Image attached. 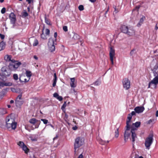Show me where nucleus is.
I'll return each mask as SVG.
<instances>
[{
    "instance_id": "nucleus-39",
    "label": "nucleus",
    "mask_w": 158,
    "mask_h": 158,
    "mask_svg": "<svg viewBox=\"0 0 158 158\" xmlns=\"http://www.w3.org/2000/svg\"><path fill=\"white\" fill-rule=\"evenodd\" d=\"M6 9L5 8V7L3 8L1 10V13L3 14L5 13V11H6Z\"/></svg>"
},
{
    "instance_id": "nucleus-30",
    "label": "nucleus",
    "mask_w": 158,
    "mask_h": 158,
    "mask_svg": "<svg viewBox=\"0 0 158 158\" xmlns=\"http://www.w3.org/2000/svg\"><path fill=\"white\" fill-rule=\"evenodd\" d=\"M26 76L28 77H30L31 75V72L30 71H26Z\"/></svg>"
},
{
    "instance_id": "nucleus-62",
    "label": "nucleus",
    "mask_w": 158,
    "mask_h": 158,
    "mask_svg": "<svg viewBox=\"0 0 158 158\" xmlns=\"http://www.w3.org/2000/svg\"><path fill=\"white\" fill-rule=\"evenodd\" d=\"M156 117H158V110L156 111Z\"/></svg>"
},
{
    "instance_id": "nucleus-57",
    "label": "nucleus",
    "mask_w": 158,
    "mask_h": 158,
    "mask_svg": "<svg viewBox=\"0 0 158 158\" xmlns=\"http://www.w3.org/2000/svg\"><path fill=\"white\" fill-rule=\"evenodd\" d=\"M31 139L32 141H35L37 140L36 139H33L31 138Z\"/></svg>"
},
{
    "instance_id": "nucleus-32",
    "label": "nucleus",
    "mask_w": 158,
    "mask_h": 158,
    "mask_svg": "<svg viewBox=\"0 0 158 158\" xmlns=\"http://www.w3.org/2000/svg\"><path fill=\"white\" fill-rule=\"evenodd\" d=\"M94 83L95 85H98L100 84L101 82L97 80Z\"/></svg>"
},
{
    "instance_id": "nucleus-21",
    "label": "nucleus",
    "mask_w": 158,
    "mask_h": 158,
    "mask_svg": "<svg viewBox=\"0 0 158 158\" xmlns=\"http://www.w3.org/2000/svg\"><path fill=\"white\" fill-rule=\"evenodd\" d=\"M22 148L26 154H27L29 150V149L25 145L23 146Z\"/></svg>"
},
{
    "instance_id": "nucleus-14",
    "label": "nucleus",
    "mask_w": 158,
    "mask_h": 158,
    "mask_svg": "<svg viewBox=\"0 0 158 158\" xmlns=\"http://www.w3.org/2000/svg\"><path fill=\"white\" fill-rule=\"evenodd\" d=\"M141 124V123L140 122H136L135 123H133L132 125L130 127H131L134 128H135L137 129V128L140 127Z\"/></svg>"
},
{
    "instance_id": "nucleus-45",
    "label": "nucleus",
    "mask_w": 158,
    "mask_h": 158,
    "mask_svg": "<svg viewBox=\"0 0 158 158\" xmlns=\"http://www.w3.org/2000/svg\"><path fill=\"white\" fill-rule=\"evenodd\" d=\"M4 86V82L0 81V87H3Z\"/></svg>"
},
{
    "instance_id": "nucleus-40",
    "label": "nucleus",
    "mask_w": 158,
    "mask_h": 158,
    "mask_svg": "<svg viewBox=\"0 0 158 158\" xmlns=\"http://www.w3.org/2000/svg\"><path fill=\"white\" fill-rule=\"evenodd\" d=\"M50 33V30L48 29H46L45 30V34L46 35H48Z\"/></svg>"
},
{
    "instance_id": "nucleus-9",
    "label": "nucleus",
    "mask_w": 158,
    "mask_h": 158,
    "mask_svg": "<svg viewBox=\"0 0 158 158\" xmlns=\"http://www.w3.org/2000/svg\"><path fill=\"white\" fill-rule=\"evenodd\" d=\"M123 85L124 88L126 90L130 88V81L127 78H125L123 80Z\"/></svg>"
},
{
    "instance_id": "nucleus-33",
    "label": "nucleus",
    "mask_w": 158,
    "mask_h": 158,
    "mask_svg": "<svg viewBox=\"0 0 158 158\" xmlns=\"http://www.w3.org/2000/svg\"><path fill=\"white\" fill-rule=\"evenodd\" d=\"M28 14L26 11H25L23 12L22 14V17H25L28 16Z\"/></svg>"
},
{
    "instance_id": "nucleus-19",
    "label": "nucleus",
    "mask_w": 158,
    "mask_h": 158,
    "mask_svg": "<svg viewBox=\"0 0 158 158\" xmlns=\"http://www.w3.org/2000/svg\"><path fill=\"white\" fill-rule=\"evenodd\" d=\"M7 113V111L5 109L0 108V115H3L6 114Z\"/></svg>"
},
{
    "instance_id": "nucleus-12",
    "label": "nucleus",
    "mask_w": 158,
    "mask_h": 158,
    "mask_svg": "<svg viewBox=\"0 0 158 158\" xmlns=\"http://www.w3.org/2000/svg\"><path fill=\"white\" fill-rule=\"evenodd\" d=\"M134 110L136 113H140L143 111L144 108L143 106H137L135 107Z\"/></svg>"
},
{
    "instance_id": "nucleus-10",
    "label": "nucleus",
    "mask_w": 158,
    "mask_h": 158,
    "mask_svg": "<svg viewBox=\"0 0 158 158\" xmlns=\"http://www.w3.org/2000/svg\"><path fill=\"white\" fill-rule=\"evenodd\" d=\"M9 18L11 24L14 25L16 21L15 15L13 12H11L9 15Z\"/></svg>"
},
{
    "instance_id": "nucleus-36",
    "label": "nucleus",
    "mask_w": 158,
    "mask_h": 158,
    "mask_svg": "<svg viewBox=\"0 0 158 158\" xmlns=\"http://www.w3.org/2000/svg\"><path fill=\"white\" fill-rule=\"evenodd\" d=\"M78 9L80 11H82L84 9V6L82 5H80L78 6Z\"/></svg>"
},
{
    "instance_id": "nucleus-15",
    "label": "nucleus",
    "mask_w": 158,
    "mask_h": 158,
    "mask_svg": "<svg viewBox=\"0 0 158 158\" xmlns=\"http://www.w3.org/2000/svg\"><path fill=\"white\" fill-rule=\"evenodd\" d=\"M71 82L70 83V86L74 88L76 86V84L74 83L75 79L74 78H70Z\"/></svg>"
},
{
    "instance_id": "nucleus-59",
    "label": "nucleus",
    "mask_w": 158,
    "mask_h": 158,
    "mask_svg": "<svg viewBox=\"0 0 158 158\" xmlns=\"http://www.w3.org/2000/svg\"><path fill=\"white\" fill-rule=\"evenodd\" d=\"M58 138V136L57 135H56V136L53 139V140H54L56 139H57Z\"/></svg>"
},
{
    "instance_id": "nucleus-51",
    "label": "nucleus",
    "mask_w": 158,
    "mask_h": 158,
    "mask_svg": "<svg viewBox=\"0 0 158 158\" xmlns=\"http://www.w3.org/2000/svg\"><path fill=\"white\" fill-rule=\"evenodd\" d=\"M57 36V33L56 32H55L54 34V37L55 38V40H56V37Z\"/></svg>"
},
{
    "instance_id": "nucleus-6",
    "label": "nucleus",
    "mask_w": 158,
    "mask_h": 158,
    "mask_svg": "<svg viewBox=\"0 0 158 158\" xmlns=\"http://www.w3.org/2000/svg\"><path fill=\"white\" fill-rule=\"evenodd\" d=\"M153 132L149 134L148 136L146 139L145 145L147 149H149L150 146L152 145L153 141Z\"/></svg>"
},
{
    "instance_id": "nucleus-20",
    "label": "nucleus",
    "mask_w": 158,
    "mask_h": 158,
    "mask_svg": "<svg viewBox=\"0 0 158 158\" xmlns=\"http://www.w3.org/2000/svg\"><path fill=\"white\" fill-rule=\"evenodd\" d=\"M127 118L128 120H127L126 121V125H130L129 123L130 122L132 118V116L130 114H128Z\"/></svg>"
},
{
    "instance_id": "nucleus-5",
    "label": "nucleus",
    "mask_w": 158,
    "mask_h": 158,
    "mask_svg": "<svg viewBox=\"0 0 158 158\" xmlns=\"http://www.w3.org/2000/svg\"><path fill=\"white\" fill-rule=\"evenodd\" d=\"M6 123V126L8 129L11 128L12 129L15 130L16 128L17 123L12 118L9 117L7 118Z\"/></svg>"
},
{
    "instance_id": "nucleus-16",
    "label": "nucleus",
    "mask_w": 158,
    "mask_h": 158,
    "mask_svg": "<svg viewBox=\"0 0 158 158\" xmlns=\"http://www.w3.org/2000/svg\"><path fill=\"white\" fill-rule=\"evenodd\" d=\"M6 46V43L3 41L0 42V51L4 50Z\"/></svg>"
},
{
    "instance_id": "nucleus-13",
    "label": "nucleus",
    "mask_w": 158,
    "mask_h": 158,
    "mask_svg": "<svg viewBox=\"0 0 158 158\" xmlns=\"http://www.w3.org/2000/svg\"><path fill=\"white\" fill-rule=\"evenodd\" d=\"M6 72V70H5L4 73H3L4 75H0V80H2L3 81H6V77H7L9 76L10 75V73H7V74L5 72Z\"/></svg>"
},
{
    "instance_id": "nucleus-42",
    "label": "nucleus",
    "mask_w": 158,
    "mask_h": 158,
    "mask_svg": "<svg viewBox=\"0 0 158 158\" xmlns=\"http://www.w3.org/2000/svg\"><path fill=\"white\" fill-rule=\"evenodd\" d=\"M59 96V94L57 93H55L53 94V97L56 98Z\"/></svg>"
},
{
    "instance_id": "nucleus-52",
    "label": "nucleus",
    "mask_w": 158,
    "mask_h": 158,
    "mask_svg": "<svg viewBox=\"0 0 158 158\" xmlns=\"http://www.w3.org/2000/svg\"><path fill=\"white\" fill-rule=\"evenodd\" d=\"M77 129V127L76 126H75L74 127H73L72 128V129L73 130H76Z\"/></svg>"
},
{
    "instance_id": "nucleus-34",
    "label": "nucleus",
    "mask_w": 158,
    "mask_h": 158,
    "mask_svg": "<svg viewBox=\"0 0 158 158\" xmlns=\"http://www.w3.org/2000/svg\"><path fill=\"white\" fill-rule=\"evenodd\" d=\"M41 120L43 122V123L44 124H47L48 122V120L44 119H41Z\"/></svg>"
},
{
    "instance_id": "nucleus-25",
    "label": "nucleus",
    "mask_w": 158,
    "mask_h": 158,
    "mask_svg": "<svg viewBox=\"0 0 158 158\" xmlns=\"http://www.w3.org/2000/svg\"><path fill=\"white\" fill-rule=\"evenodd\" d=\"M80 36L77 34L76 33H74L73 36V38L75 40H78L80 39Z\"/></svg>"
},
{
    "instance_id": "nucleus-64",
    "label": "nucleus",
    "mask_w": 158,
    "mask_h": 158,
    "mask_svg": "<svg viewBox=\"0 0 158 158\" xmlns=\"http://www.w3.org/2000/svg\"><path fill=\"white\" fill-rule=\"evenodd\" d=\"M109 7H108V9H107V10L105 12V15H106L107 13V12L109 10Z\"/></svg>"
},
{
    "instance_id": "nucleus-46",
    "label": "nucleus",
    "mask_w": 158,
    "mask_h": 158,
    "mask_svg": "<svg viewBox=\"0 0 158 158\" xmlns=\"http://www.w3.org/2000/svg\"><path fill=\"white\" fill-rule=\"evenodd\" d=\"M41 38L43 39H45L46 37L44 34L43 33L41 35Z\"/></svg>"
},
{
    "instance_id": "nucleus-8",
    "label": "nucleus",
    "mask_w": 158,
    "mask_h": 158,
    "mask_svg": "<svg viewBox=\"0 0 158 158\" xmlns=\"http://www.w3.org/2000/svg\"><path fill=\"white\" fill-rule=\"evenodd\" d=\"M48 45L49 50L51 52H52L55 50L54 40L52 38H50L48 43Z\"/></svg>"
},
{
    "instance_id": "nucleus-63",
    "label": "nucleus",
    "mask_w": 158,
    "mask_h": 158,
    "mask_svg": "<svg viewBox=\"0 0 158 158\" xmlns=\"http://www.w3.org/2000/svg\"><path fill=\"white\" fill-rule=\"evenodd\" d=\"M90 2H95L96 0H89Z\"/></svg>"
},
{
    "instance_id": "nucleus-41",
    "label": "nucleus",
    "mask_w": 158,
    "mask_h": 158,
    "mask_svg": "<svg viewBox=\"0 0 158 158\" xmlns=\"http://www.w3.org/2000/svg\"><path fill=\"white\" fill-rule=\"evenodd\" d=\"M63 30L65 31H68L67 27L66 26H64L63 28Z\"/></svg>"
},
{
    "instance_id": "nucleus-58",
    "label": "nucleus",
    "mask_w": 158,
    "mask_h": 158,
    "mask_svg": "<svg viewBox=\"0 0 158 158\" xmlns=\"http://www.w3.org/2000/svg\"><path fill=\"white\" fill-rule=\"evenodd\" d=\"M157 24H156V26L155 27V29L156 30H157V29H158V27L157 26Z\"/></svg>"
},
{
    "instance_id": "nucleus-27",
    "label": "nucleus",
    "mask_w": 158,
    "mask_h": 158,
    "mask_svg": "<svg viewBox=\"0 0 158 158\" xmlns=\"http://www.w3.org/2000/svg\"><path fill=\"white\" fill-rule=\"evenodd\" d=\"M18 144L21 148L25 145L23 142L20 141L18 142Z\"/></svg>"
},
{
    "instance_id": "nucleus-22",
    "label": "nucleus",
    "mask_w": 158,
    "mask_h": 158,
    "mask_svg": "<svg viewBox=\"0 0 158 158\" xmlns=\"http://www.w3.org/2000/svg\"><path fill=\"white\" fill-rule=\"evenodd\" d=\"M144 18H145V17H142V18H141L140 19V20L139 21V22L137 24V27H140L141 25V24L143 22V21Z\"/></svg>"
},
{
    "instance_id": "nucleus-44",
    "label": "nucleus",
    "mask_w": 158,
    "mask_h": 158,
    "mask_svg": "<svg viewBox=\"0 0 158 158\" xmlns=\"http://www.w3.org/2000/svg\"><path fill=\"white\" fill-rule=\"evenodd\" d=\"M68 118V115L67 114H66L65 113L64 117V119L66 121L67 120Z\"/></svg>"
},
{
    "instance_id": "nucleus-37",
    "label": "nucleus",
    "mask_w": 158,
    "mask_h": 158,
    "mask_svg": "<svg viewBox=\"0 0 158 158\" xmlns=\"http://www.w3.org/2000/svg\"><path fill=\"white\" fill-rule=\"evenodd\" d=\"M100 143L102 145H104L105 143H106V141H103L102 139H101L100 141Z\"/></svg>"
},
{
    "instance_id": "nucleus-28",
    "label": "nucleus",
    "mask_w": 158,
    "mask_h": 158,
    "mask_svg": "<svg viewBox=\"0 0 158 158\" xmlns=\"http://www.w3.org/2000/svg\"><path fill=\"white\" fill-rule=\"evenodd\" d=\"M119 135V132H118V128L116 129V130L115 131V137L116 138L118 137Z\"/></svg>"
},
{
    "instance_id": "nucleus-50",
    "label": "nucleus",
    "mask_w": 158,
    "mask_h": 158,
    "mask_svg": "<svg viewBox=\"0 0 158 158\" xmlns=\"http://www.w3.org/2000/svg\"><path fill=\"white\" fill-rule=\"evenodd\" d=\"M22 96V94H20L18 96L17 98V99H20L21 98Z\"/></svg>"
},
{
    "instance_id": "nucleus-4",
    "label": "nucleus",
    "mask_w": 158,
    "mask_h": 158,
    "mask_svg": "<svg viewBox=\"0 0 158 158\" xmlns=\"http://www.w3.org/2000/svg\"><path fill=\"white\" fill-rule=\"evenodd\" d=\"M84 143V139L83 137L79 136L77 137L75 139L74 144V152H76L77 149L80 148L82 145Z\"/></svg>"
},
{
    "instance_id": "nucleus-2",
    "label": "nucleus",
    "mask_w": 158,
    "mask_h": 158,
    "mask_svg": "<svg viewBox=\"0 0 158 158\" xmlns=\"http://www.w3.org/2000/svg\"><path fill=\"white\" fill-rule=\"evenodd\" d=\"M155 65L153 68L152 69L154 78L150 81L148 84V88L151 87V85H154L155 88H156L158 84V60L153 59L152 61L151 65Z\"/></svg>"
},
{
    "instance_id": "nucleus-61",
    "label": "nucleus",
    "mask_w": 158,
    "mask_h": 158,
    "mask_svg": "<svg viewBox=\"0 0 158 158\" xmlns=\"http://www.w3.org/2000/svg\"><path fill=\"white\" fill-rule=\"evenodd\" d=\"M27 2L29 4H30L31 2V0H26Z\"/></svg>"
},
{
    "instance_id": "nucleus-49",
    "label": "nucleus",
    "mask_w": 158,
    "mask_h": 158,
    "mask_svg": "<svg viewBox=\"0 0 158 158\" xmlns=\"http://www.w3.org/2000/svg\"><path fill=\"white\" fill-rule=\"evenodd\" d=\"M0 37H1V39L2 40L4 38V37H5V36H4V35L2 34H1L0 33Z\"/></svg>"
},
{
    "instance_id": "nucleus-38",
    "label": "nucleus",
    "mask_w": 158,
    "mask_h": 158,
    "mask_svg": "<svg viewBox=\"0 0 158 158\" xmlns=\"http://www.w3.org/2000/svg\"><path fill=\"white\" fill-rule=\"evenodd\" d=\"M154 120L153 119H151L147 122V124H149L151 123H152Z\"/></svg>"
},
{
    "instance_id": "nucleus-29",
    "label": "nucleus",
    "mask_w": 158,
    "mask_h": 158,
    "mask_svg": "<svg viewBox=\"0 0 158 158\" xmlns=\"http://www.w3.org/2000/svg\"><path fill=\"white\" fill-rule=\"evenodd\" d=\"M4 86H11L12 85V83L10 82H5L4 81Z\"/></svg>"
},
{
    "instance_id": "nucleus-3",
    "label": "nucleus",
    "mask_w": 158,
    "mask_h": 158,
    "mask_svg": "<svg viewBox=\"0 0 158 158\" xmlns=\"http://www.w3.org/2000/svg\"><path fill=\"white\" fill-rule=\"evenodd\" d=\"M120 29L121 31L125 34H127L130 36L135 35V31L132 27H129L124 25L121 26Z\"/></svg>"
},
{
    "instance_id": "nucleus-17",
    "label": "nucleus",
    "mask_w": 158,
    "mask_h": 158,
    "mask_svg": "<svg viewBox=\"0 0 158 158\" xmlns=\"http://www.w3.org/2000/svg\"><path fill=\"white\" fill-rule=\"evenodd\" d=\"M54 78L53 80V82L52 84L53 87H55L56 85V84L57 81V76L56 73H54Z\"/></svg>"
},
{
    "instance_id": "nucleus-56",
    "label": "nucleus",
    "mask_w": 158,
    "mask_h": 158,
    "mask_svg": "<svg viewBox=\"0 0 158 158\" xmlns=\"http://www.w3.org/2000/svg\"><path fill=\"white\" fill-rule=\"evenodd\" d=\"M134 53V50H131L130 53V54L131 55H132Z\"/></svg>"
},
{
    "instance_id": "nucleus-1",
    "label": "nucleus",
    "mask_w": 158,
    "mask_h": 158,
    "mask_svg": "<svg viewBox=\"0 0 158 158\" xmlns=\"http://www.w3.org/2000/svg\"><path fill=\"white\" fill-rule=\"evenodd\" d=\"M137 129L135 128L131 127H130V125H126L125 131L124 133V140L125 142H127L131 134V137L130 139H132L133 146L134 145L135 139L137 138L136 135L135 133V131L137 130Z\"/></svg>"
},
{
    "instance_id": "nucleus-31",
    "label": "nucleus",
    "mask_w": 158,
    "mask_h": 158,
    "mask_svg": "<svg viewBox=\"0 0 158 158\" xmlns=\"http://www.w3.org/2000/svg\"><path fill=\"white\" fill-rule=\"evenodd\" d=\"M13 78L14 80H17L18 79V75L17 74H14L13 75Z\"/></svg>"
},
{
    "instance_id": "nucleus-11",
    "label": "nucleus",
    "mask_w": 158,
    "mask_h": 158,
    "mask_svg": "<svg viewBox=\"0 0 158 158\" xmlns=\"http://www.w3.org/2000/svg\"><path fill=\"white\" fill-rule=\"evenodd\" d=\"M115 55V51L112 48V47L110 48V60L111 61V64H114L113 61V57Z\"/></svg>"
},
{
    "instance_id": "nucleus-24",
    "label": "nucleus",
    "mask_w": 158,
    "mask_h": 158,
    "mask_svg": "<svg viewBox=\"0 0 158 158\" xmlns=\"http://www.w3.org/2000/svg\"><path fill=\"white\" fill-rule=\"evenodd\" d=\"M45 23L47 24L51 25L50 20L46 18V15H45L44 16Z\"/></svg>"
},
{
    "instance_id": "nucleus-53",
    "label": "nucleus",
    "mask_w": 158,
    "mask_h": 158,
    "mask_svg": "<svg viewBox=\"0 0 158 158\" xmlns=\"http://www.w3.org/2000/svg\"><path fill=\"white\" fill-rule=\"evenodd\" d=\"M10 61L11 62L10 63H13V62H18V61L15 60L13 59H12V60L11 59V60H10Z\"/></svg>"
},
{
    "instance_id": "nucleus-26",
    "label": "nucleus",
    "mask_w": 158,
    "mask_h": 158,
    "mask_svg": "<svg viewBox=\"0 0 158 158\" xmlns=\"http://www.w3.org/2000/svg\"><path fill=\"white\" fill-rule=\"evenodd\" d=\"M14 89L15 90V92L18 93H21L22 94V90L20 88H18L15 89L14 88Z\"/></svg>"
},
{
    "instance_id": "nucleus-7",
    "label": "nucleus",
    "mask_w": 158,
    "mask_h": 158,
    "mask_svg": "<svg viewBox=\"0 0 158 158\" xmlns=\"http://www.w3.org/2000/svg\"><path fill=\"white\" fill-rule=\"evenodd\" d=\"M21 63L19 62H15L13 63H10L8 67L9 69L12 70H15L21 64Z\"/></svg>"
},
{
    "instance_id": "nucleus-18",
    "label": "nucleus",
    "mask_w": 158,
    "mask_h": 158,
    "mask_svg": "<svg viewBox=\"0 0 158 158\" xmlns=\"http://www.w3.org/2000/svg\"><path fill=\"white\" fill-rule=\"evenodd\" d=\"M4 59L7 61H10L11 60V56L7 55L4 56Z\"/></svg>"
},
{
    "instance_id": "nucleus-60",
    "label": "nucleus",
    "mask_w": 158,
    "mask_h": 158,
    "mask_svg": "<svg viewBox=\"0 0 158 158\" xmlns=\"http://www.w3.org/2000/svg\"><path fill=\"white\" fill-rule=\"evenodd\" d=\"M119 11V10H118V9H117L116 8V10H115L114 11V12H115V13H117Z\"/></svg>"
},
{
    "instance_id": "nucleus-54",
    "label": "nucleus",
    "mask_w": 158,
    "mask_h": 158,
    "mask_svg": "<svg viewBox=\"0 0 158 158\" xmlns=\"http://www.w3.org/2000/svg\"><path fill=\"white\" fill-rule=\"evenodd\" d=\"M83 156L82 154H81L78 157V158H83Z\"/></svg>"
},
{
    "instance_id": "nucleus-47",
    "label": "nucleus",
    "mask_w": 158,
    "mask_h": 158,
    "mask_svg": "<svg viewBox=\"0 0 158 158\" xmlns=\"http://www.w3.org/2000/svg\"><path fill=\"white\" fill-rule=\"evenodd\" d=\"M38 44V41L37 40H35V43L33 44V45L34 46H35L37 45Z\"/></svg>"
},
{
    "instance_id": "nucleus-48",
    "label": "nucleus",
    "mask_w": 158,
    "mask_h": 158,
    "mask_svg": "<svg viewBox=\"0 0 158 158\" xmlns=\"http://www.w3.org/2000/svg\"><path fill=\"white\" fill-rule=\"evenodd\" d=\"M135 113L136 112H135V111H133L131 112V113H130V114L132 116L135 115V114H136Z\"/></svg>"
},
{
    "instance_id": "nucleus-35",
    "label": "nucleus",
    "mask_w": 158,
    "mask_h": 158,
    "mask_svg": "<svg viewBox=\"0 0 158 158\" xmlns=\"http://www.w3.org/2000/svg\"><path fill=\"white\" fill-rule=\"evenodd\" d=\"M66 102H64V103L63 105L61 107V109L62 110H63L66 107Z\"/></svg>"
},
{
    "instance_id": "nucleus-23",
    "label": "nucleus",
    "mask_w": 158,
    "mask_h": 158,
    "mask_svg": "<svg viewBox=\"0 0 158 158\" xmlns=\"http://www.w3.org/2000/svg\"><path fill=\"white\" fill-rule=\"evenodd\" d=\"M38 120L35 118H32L30 120L29 122L31 124H34Z\"/></svg>"
},
{
    "instance_id": "nucleus-43",
    "label": "nucleus",
    "mask_w": 158,
    "mask_h": 158,
    "mask_svg": "<svg viewBox=\"0 0 158 158\" xmlns=\"http://www.w3.org/2000/svg\"><path fill=\"white\" fill-rule=\"evenodd\" d=\"M57 99L59 100L60 101H61L63 99V98L62 96H59L57 98Z\"/></svg>"
},
{
    "instance_id": "nucleus-55",
    "label": "nucleus",
    "mask_w": 158,
    "mask_h": 158,
    "mask_svg": "<svg viewBox=\"0 0 158 158\" xmlns=\"http://www.w3.org/2000/svg\"><path fill=\"white\" fill-rule=\"evenodd\" d=\"M33 57L36 60H37L38 59V57L35 55Z\"/></svg>"
}]
</instances>
